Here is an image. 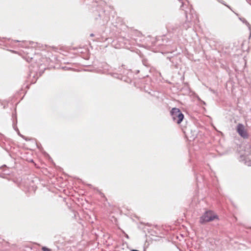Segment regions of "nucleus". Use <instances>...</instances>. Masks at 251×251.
<instances>
[{"label":"nucleus","mask_w":251,"mask_h":251,"mask_svg":"<svg viewBox=\"0 0 251 251\" xmlns=\"http://www.w3.org/2000/svg\"><path fill=\"white\" fill-rule=\"evenodd\" d=\"M42 250L44 251H51L50 249L44 247L42 248Z\"/></svg>","instance_id":"4"},{"label":"nucleus","mask_w":251,"mask_h":251,"mask_svg":"<svg viewBox=\"0 0 251 251\" xmlns=\"http://www.w3.org/2000/svg\"><path fill=\"white\" fill-rule=\"evenodd\" d=\"M248 165H249V166H251V163H248Z\"/></svg>","instance_id":"6"},{"label":"nucleus","mask_w":251,"mask_h":251,"mask_svg":"<svg viewBox=\"0 0 251 251\" xmlns=\"http://www.w3.org/2000/svg\"><path fill=\"white\" fill-rule=\"evenodd\" d=\"M171 115L173 121L177 124H180L184 118L183 114L177 108H173L171 111Z\"/></svg>","instance_id":"2"},{"label":"nucleus","mask_w":251,"mask_h":251,"mask_svg":"<svg viewBox=\"0 0 251 251\" xmlns=\"http://www.w3.org/2000/svg\"><path fill=\"white\" fill-rule=\"evenodd\" d=\"M237 132L238 134L244 138H248V134L246 130L245 129L244 125L241 124H239L236 128Z\"/></svg>","instance_id":"3"},{"label":"nucleus","mask_w":251,"mask_h":251,"mask_svg":"<svg viewBox=\"0 0 251 251\" xmlns=\"http://www.w3.org/2000/svg\"><path fill=\"white\" fill-rule=\"evenodd\" d=\"M202 103H203L204 104H205V102H204V101H202Z\"/></svg>","instance_id":"7"},{"label":"nucleus","mask_w":251,"mask_h":251,"mask_svg":"<svg viewBox=\"0 0 251 251\" xmlns=\"http://www.w3.org/2000/svg\"><path fill=\"white\" fill-rule=\"evenodd\" d=\"M218 1L219 2H220L221 3H223V4L226 5L227 7H228L229 8H230L229 6H228V5H226V4H225L223 1H221L220 0H218Z\"/></svg>","instance_id":"5"},{"label":"nucleus","mask_w":251,"mask_h":251,"mask_svg":"<svg viewBox=\"0 0 251 251\" xmlns=\"http://www.w3.org/2000/svg\"><path fill=\"white\" fill-rule=\"evenodd\" d=\"M218 219L217 215L213 211H207L201 217L200 223L201 224H203L205 223L212 221Z\"/></svg>","instance_id":"1"}]
</instances>
